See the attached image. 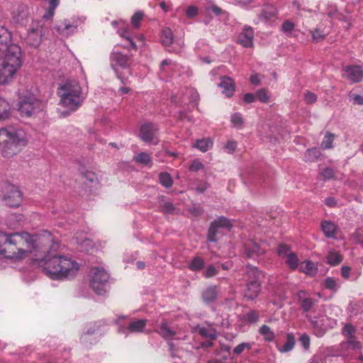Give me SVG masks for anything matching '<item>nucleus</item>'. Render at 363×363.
<instances>
[{
	"label": "nucleus",
	"instance_id": "obj_28",
	"mask_svg": "<svg viewBox=\"0 0 363 363\" xmlns=\"http://www.w3.org/2000/svg\"><path fill=\"white\" fill-rule=\"evenodd\" d=\"M162 43L164 46H169L174 40L173 32L169 28H165L162 31Z\"/></svg>",
	"mask_w": 363,
	"mask_h": 363
},
{
	"label": "nucleus",
	"instance_id": "obj_63",
	"mask_svg": "<svg viewBox=\"0 0 363 363\" xmlns=\"http://www.w3.org/2000/svg\"><path fill=\"white\" fill-rule=\"evenodd\" d=\"M328 15L331 18H337L339 20H345V17L341 14L338 13L336 9H334L333 11H330L328 13Z\"/></svg>",
	"mask_w": 363,
	"mask_h": 363
},
{
	"label": "nucleus",
	"instance_id": "obj_50",
	"mask_svg": "<svg viewBox=\"0 0 363 363\" xmlns=\"http://www.w3.org/2000/svg\"><path fill=\"white\" fill-rule=\"evenodd\" d=\"M256 96L258 99L262 103H267L269 101V96L265 89H262L256 92Z\"/></svg>",
	"mask_w": 363,
	"mask_h": 363
},
{
	"label": "nucleus",
	"instance_id": "obj_26",
	"mask_svg": "<svg viewBox=\"0 0 363 363\" xmlns=\"http://www.w3.org/2000/svg\"><path fill=\"white\" fill-rule=\"evenodd\" d=\"M77 26L76 25L71 24L67 20H65L62 22L60 26L57 27V30L62 34L69 35L71 33H74L77 30Z\"/></svg>",
	"mask_w": 363,
	"mask_h": 363
},
{
	"label": "nucleus",
	"instance_id": "obj_29",
	"mask_svg": "<svg viewBox=\"0 0 363 363\" xmlns=\"http://www.w3.org/2000/svg\"><path fill=\"white\" fill-rule=\"evenodd\" d=\"M342 347L347 350H359L361 348V345L356 337H352L346 338V340L342 343Z\"/></svg>",
	"mask_w": 363,
	"mask_h": 363
},
{
	"label": "nucleus",
	"instance_id": "obj_44",
	"mask_svg": "<svg viewBox=\"0 0 363 363\" xmlns=\"http://www.w3.org/2000/svg\"><path fill=\"white\" fill-rule=\"evenodd\" d=\"M9 104L3 99H0V120L6 118L9 116Z\"/></svg>",
	"mask_w": 363,
	"mask_h": 363
},
{
	"label": "nucleus",
	"instance_id": "obj_59",
	"mask_svg": "<svg viewBox=\"0 0 363 363\" xmlns=\"http://www.w3.org/2000/svg\"><path fill=\"white\" fill-rule=\"evenodd\" d=\"M231 122L235 125H242L243 123V118L240 113H235L231 116Z\"/></svg>",
	"mask_w": 363,
	"mask_h": 363
},
{
	"label": "nucleus",
	"instance_id": "obj_31",
	"mask_svg": "<svg viewBox=\"0 0 363 363\" xmlns=\"http://www.w3.org/2000/svg\"><path fill=\"white\" fill-rule=\"evenodd\" d=\"M342 257L336 251H330L327 256V263L332 266H335L341 263Z\"/></svg>",
	"mask_w": 363,
	"mask_h": 363
},
{
	"label": "nucleus",
	"instance_id": "obj_19",
	"mask_svg": "<svg viewBox=\"0 0 363 363\" xmlns=\"http://www.w3.org/2000/svg\"><path fill=\"white\" fill-rule=\"evenodd\" d=\"M297 298L304 313L309 311L315 303V300L308 296L305 291H299L297 293Z\"/></svg>",
	"mask_w": 363,
	"mask_h": 363
},
{
	"label": "nucleus",
	"instance_id": "obj_54",
	"mask_svg": "<svg viewBox=\"0 0 363 363\" xmlns=\"http://www.w3.org/2000/svg\"><path fill=\"white\" fill-rule=\"evenodd\" d=\"M320 176L323 180L330 179L333 177L334 171L330 168L326 167L322 170Z\"/></svg>",
	"mask_w": 363,
	"mask_h": 363
},
{
	"label": "nucleus",
	"instance_id": "obj_55",
	"mask_svg": "<svg viewBox=\"0 0 363 363\" xmlns=\"http://www.w3.org/2000/svg\"><path fill=\"white\" fill-rule=\"evenodd\" d=\"M218 274L217 269L213 265H210L206 268V270L204 274V277L206 278H210L216 276Z\"/></svg>",
	"mask_w": 363,
	"mask_h": 363
},
{
	"label": "nucleus",
	"instance_id": "obj_46",
	"mask_svg": "<svg viewBox=\"0 0 363 363\" xmlns=\"http://www.w3.org/2000/svg\"><path fill=\"white\" fill-rule=\"evenodd\" d=\"M162 211L165 214H172L174 213L176 208L172 203L164 201L161 206Z\"/></svg>",
	"mask_w": 363,
	"mask_h": 363
},
{
	"label": "nucleus",
	"instance_id": "obj_4",
	"mask_svg": "<svg viewBox=\"0 0 363 363\" xmlns=\"http://www.w3.org/2000/svg\"><path fill=\"white\" fill-rule=\"evenodd\" d=\"M27 256L33 254L35 256L50 255L55 252L60 247V243L55 240L48 231L30 234L28 233Z\"/></svg>",
	"mask_w": 363,
	"mask_h": 363
},
{
	"label": "nucleus",
	"instance_id": "obj_16",
	"mask_svg": "<svg viewBox=\"0 0 363 363\" xmlns=\"http://www.w3.org/2000/svg\"><path fill=\"white\" fill-rule=\"evenodd\" d=\"M157 130V125L154 123H145L140 128V137L144 142L150 143L155 139Z\"/></svg>",
	"mask_w": 363,
	"mask_h": 363
},
{
	"label": "nucleus",
	"instance_id": "obj_18",
	"mask_svg": "<svg viewBox=\"0 0 363 363\" xmlns=\"http://www.w3.org/2000/svg\"><path fill=\"white\" fill-rule=\"evenodd\" d=\"M254 31L250 26H245L238 36V42L245 48L253 46Z\"/></svg>",
	"mask_w": 363,
	"mask_h": 363
},
{
	"label": "nucleus",
	"instance_id": "obj_39",
	"mask_svg": "<svg viewBox=\"0 0 363 363\" xmlns=\"http://www.w3.org/2000/svg\"><path fill=\"white\" fill-rule=\"evenodd\" d=\"M133 160L139 164L147 165L151 162V156L147 152H140L135 156Z\"/></svg>",
	"mask_w": 363,
	"mask_h": 363
},
{
	"label": "nucleus",
	"instance_id": "obj_40",
	"mask_svg": "<svg viewBox=\"0 0 363 363\" xmlns=\"http://www.w3.org/2000/svg\"><path fill=\"white\" fill-rule=\"evenodd\" d=\"M160 182L166 188H169L172 186L173 182L172 177L167 172H162L159 176Z\"/></svg>",
	"mask_w": 363,
	"mask_h": 363
},
{
	"label": "nucleus",
	"instance_id": "obj_15",
	"mask_svg": "<svg viewBox=\"0 0 363 363\" xmlns=\"http://www.w3.org/2000/svg\"><path fill=\"white\" fill-rule=\"evenodd\" d=\"M18 67H13L11 65H6L3 62L0 68V84L4 85L9 83L13 78Z\"/></svg>",
	"mask_w": 363,
	"mask_h": 363
},
{
	"label": "nucleus",
	"instance_id": "obj_61",
	"mask_svg": "<svg viewBox=\"0 0 363 363\" xmlns=\"http://www.w3.org/2000/svg\"><path fill=\"white\" fill-rule=\"evenodd\" d=\"M289 251L290 249L286 245L282 244L278 247V253L279 255H286L287 257Z\"/></svg>",
	"mask_w": 363,
	"mask_h": 363
},
{
	"label": "nucleus",
	"instance_id": "obj_8",
	"mask_svg": "<svg viewBox=\"0 0 363 363\" xmlns=\"http://www.w3.org/2000/svg\"><path fill=\"white\" fill-rule=\"evenodd\" d=\"M43 105L33 94L19 95L18 110L22 115L31 116L42 111Z\"/></svg>",
	"mask_w": 363,
	"mask_h": 363
},
{
	"label": "nucleus",
	"instance_id": "obj_36",
	"mask_svg": "<svg viewBox=\"0 0 363 363\" xmlns=\"http://www.w3.org/2000/svg\"><path fill=\"white\" fill-rule=\"evenodd\" d=\"M199 334L205 338L215 340L217 337L216 331L213 328H200L198 330Z\"/></svg>",
	"mask_w": 363,
	"mask_h": 363
},
{
	"label": "nucleus",
	"instance_id": "obj_58",
	"mask_svg": "<svg viewBox=\"0 0 363 363\" xmlns=\"http://www.w3.org/2000/svg\"><path fill=\"white\" fill-rule=\"evenodd\" d=\"M189 211L191 213V215L195 217L201 215L203 212V209L202 207L196 205H194L193 206L189 208Z\"/></svg>",
	"mask_w": 363,
	"mask_h": 363
},
{
	"label": "nucleus",
	"instance_id": "obj_2",
	"mask_svg": "<svg viewBox=\"0 0 363 363\" xmlns=\"http://www.w3.org/2000/svg\"><path fill=\"white\" fill-rule=\"evenodd\" d=\"M28 233L0 231V256L20 260L27 257Z\"/></svg>",
	"mask_w": 363,
	"mask_h": 363
},
{
	"label": "nucleus",
	"instance_id": "obj_60",
	"mask_svg": "<svg viewBox=\"0 0 363 363\" xmlns=\"http://www.w3.org/2000/svg\"><path fill=\"white\" fill-rule=\"evenodd\" d=\"M282 30L283 32H291L293 30L294 28V24L289 21H285L283 24H282Z\"/></svg>",
	"mask_w": 363,
	"mask_h": 363
},
{
	"label": "nucleus",
	"instance_id": "obj_45",
	"mask_svg": "<svg viewBox=\"0 0 363 363\" xmlns=\"http://www.w3.org/2000/svg\"><path fill=\"white\" fill-rule=\"evenodd\" d=\"M355 333L356 330L354 327L350 323L346 324L342 330V334L346 338L355 337Z\"/></svg>",
	"mask_w": 363,
	"mask_h": 363
},
{
	"label": "nucleus",
	"instance_id": "obj_47",
	"mask_svg": "<svg viewBox=\"0 0 363 363\" xmlns=\"http://www.w3.org/2000/svg\"><path fill=\"white\" fill-rule=\"evenodd\" d=\"M144 16L143 13L140 11L136 12L131 18V23L135 28L140 27V23Z\"/></svg>",
	"mask_w": 363,
	"mask_h": 363
},
{
	"label": "nucleus",
	"instance_id": "obj_7",
	"mask_svg": "<svg viewBox=\"0 0 363 363\" xmlns=\"http://www.w3.org/2000/svg\"><path fill=\"white\" fill-rule=\"evenodd\" d=\"M233 227V220L223 216H219L209 225L206 235L207 241L216 242L220 237L225 235L224 231L230 232Z\"/></svg>",
	"mask_w": 363,
	"mask_h": 363
},
{
	"label": "nucleus",
	"instance_id": "obj_42",
	"mask_svg": "<svg viewBox=\"0 0 363 363\" xmlns=\"http://www.w3.org/2000/svg\"><path fill=\"white\" fill-rule=\"evenodd\" d=\"M259 318V315L258 312L255 310H252L245 314L244 320L248 323L253 324L258 321Z\"/></svg>",
	"mask_w": 363,
	"mask_h": 363
},
{
	"label": "nucleus",
	"instance_id": "obj_35",
	"mask_svg": "<svg viewBox=\"0 0 363 363\" xmlns=\"http://www.w3.org/2000/svg\"><path fill=\"white\" fill-rule=\"evenodd\" d=\"M259 332L264 337V340L268 342H272L274 339V333L272 331L271 328L266 325H262L259 328Z\"/></svg>",
	"mask_w": 363,
	"mask_h": 363
},
{
	"label": "nucleus",
	"instance_id": "obj_33",
	"mask_svg": "<svg viewBox=\"0 0 363 363\" xmlns=\"http://www.w3.org/2000/svg\"><path fill=\"white\" fill-rule=\"evenodd\" d=\"M264 250L260 249V247L257 243H253L252 246L247 247L245 250L246 256L249 258H254L260 254L264 253Z\"/></svg>",
	"mask_w": 363,
	"mask_h": 363
},
{
	"label": "nucleus",
	"instance_id": "obj_51",
	"mask_svg": "<svg viewBox=\"0 0 363 363\" xmlns=\"http://www.w3.org/2000/svg\"><path fill=\"white\" fill-rule=\"evenodd\" d=\"M325 37V33L320 29H315L312 31V38L313 41L318 42L323 40Z\"/></svg>",
	"mask_w": 363,
	"mask_h": 363
},
{
	"label": "nucleus",
	"instance_id": "obj_64",
	"mask_svg": "<svg viewBox=\"0 0 363 363\" xmlns=\"http://www.w3.org/2000/svg\"><path fill=\"white\" fill-rule=\"evenodd\" d=\"M237 143L235 141H228L225 145V149L229 153H233L236 149Z\"/></svg>",
	"mask_w": 363,
	"mask_h": 363
},
{
	"label": "nucleus",
	"instance_id": "obj_24",
	"mask_svg": "<svg viewBox=\"0 0 363 363\" xmlns=\"http://www.w3.org/2000/svg\"><path fill=\"white\" fill-rule=\"evenodd\" d=\"M277 13V9L271 4H264L261 13L258 15L260 20L267 21L274 17Z\"/></svg>",
	"mask_w": 363,
	"mask_h": 363
},
{
	"label": "nucleus",
	"instance_id": "obj_41",
	"mask_svg": "<svg viewBox=\"0 0 363 363\" xmlns=\"http://www.w3.org/2000/svg\"><path fill=\"white\" fill-rule=\"evenodd\" d=\"M11 40V33L4 26H0V45Z\"/></svg>",
	"mask_w": 363,
	"mask_h": 363
},
{
	"label": "nucleus",
	"instance_id": "obj_62",
	"mask_svg": "<svg viewBox=\"0 0 363 363\" xmlns=\"http://www.w3.org/2000/svg\"><path fill=\"white\" fill-rule=\"evenodd\" d=\"M198 13V9L195 6H189L186 9V14L189 18H194Z\"/></svg>",
	"mask_w": 363,
	"mask_h": 363
},
{
	"label": "nucleus",
	"instance_id": "obj_6",
	"mask_svg": "<svg viewBox=\"0 0 363 363\" xmlns=\"http://www.w3.org/2000/svg\"><path fill=\"white\" fill-rule=\"evenodd\" d=\"M245 274L247 279L244 296L248 300H254L259 296L261 291L262 272L257 268L247 265Z\"/></svg>",
	"mask_w": 363,
	"mask_h": 363
},
{
	"label": "nucleus",
	"instance_id": "obj_17",
	"mask_svg": "<svg viewBox=\"0 0 363 363\" xmlns=\"http://www.w3.org/2000/svg\"><path fill=\"white\" fill-rule=\"evenodd\" d=\"M12 13L15 22L21 25H24L28 22L30 16L28 7L25 4L19 5Z\"/></svg>",
	"mask_w": 363,
	"mask_h": 363
},
{
	"label": "nucleus",
	"instance_id": "obj_1",
	"mask_svg": "<svg viewBox=\"0 0 363 363\" xmlns=\"http://www.w3.org/2000/svg\"><path fill=\"white\" fill-rule=\"evenodd\" d=\"M39 265L45 273L53 279H62L74 276L79 270L78 264L65 256L51 252L39 259Z\"/></svg>",
	"mask_w": 363,
	"mask_h": 363
},
{
	"label": "nucleus",
	"instance_id": "obj_37",
	"mask_svg": "<svg viewBox=\"0 0 363 363\" xmlns=\"http://www.w3.org/2000/svg\"><path fill=\"white\" fill-rule=\"evenodd\" d=\"M77 242L80 246V249L82 251L89 252L94 249V243L89 238H84L82 241L77 240Z\"/></svg>",
	"mask_w": 363,
	"mask_h": 363
},
{
	"label": "nucleus",
	"instance_id": "obj_25",
	"mask_svg": "<svg viewBox=\"0 0 363 363\" xmlns=\"http://www.w3.org/2000/svg\"><path fill=\"white\" fill-rule=\"evenodd\" d=\"M321 228L327 238H334L337 231V225L330 221H323L321 223Z\"/></svg>",
	"mask_w": 363,
	"mask_h": 363
},
{
	"label": "nucleus",
	"instance_id": "obj_30",
	"mask_svg": "<svg viewBox=\"0 0 363 363\" xmlns=\"http://www.w3.org/2000/svg\"><path fill=\"white\" fill-rule=\"evenodd\" d=\"M320 155V151L317 148L308 149L304 155V161L306 162H315Z\"/></svg>",
	"mask_w": 363,
	"mask_h": 363
},
{
	"label": "nucleus",
	"instance_id": "obj_38",
	"mask_svg": "<svg viewBox=\"0 0 363 363\" xmlns=\"http://www.w3.org/2000/svg\"><path fill=\"white\" fill-rule=\"evenodd\" d=\"M286 263L291 269H296L298 264V259L294 252H289L287 255Z\"/></svg>",
	"mask_w": 363,
	"mask_h": 363
},
{
	"label": "nucleus",
	"instance_id": "obj_53",
	"mask_svg": "<svg viewBox=\"0 0 363 363\" xmlns=\"http://www.w3.org/2000/svg\"><path fill=\"white\" fill-rule=\"evenodd\" d=\"M325 287L330 290H337V284L336 281L332 277H328L325 280Z\"/></svg>",
	"mask_w": 363,
	"mask_h": 363
},
{
	"label": "nucleus",
	"instance_id": "obj_23",
	"mask_svg": "<svg viewBox=\"0 0 363 363\" xmlns=\"http://www.w3.org/2000/svg\"><path fill=\"white\" fill-rule=\"evenodd\" d=\"M147 322L146 319L132 320L127 327V330L131 333H142L146 327Z\"/></svg>",
	"mask_w": 363,
	"mask_h": 363
},
{
	"label": "nucleus",
	"instance_id": "obj_48",
	"mask_svg": "<svg viewBox=\"0 0 363 363\" xmlns=\"http://www.w3.org/2000/svg\"><path fill=\"white\" fill-rule=\"evenodd\" d=\"M333 141V135L331 133H328L324 140L321 143V146L323 149H329L332 147V143Z\"/></svg>",
	"mask_w": 363,
	"mask_h": 363
},
{
	"label": "nucleus",
	"instance_id": "obj_11",
	"mask_svg": "<svg viewBox=\"0 0 363 363\" xmlns=\"http://www.w3.org/2000/svg\"><path fill=\"white\" fill-rule=\"evenodd\" d=\"M43 26L41 21H33L28 31L26 42L35 48L39 46L43 37Z\"/></svg>",
	"mask_w": 363,
	"mask_h": 363
},
{
	"label": "nucleus",
	"instance_id": "obj_56",
	"mask_svg": "<svg viewBox=\"0 0 363 363\" xmlns=\"http://www.w3.org/2000/svg\"><path fill=\"white\" fill-rule=\"evenodd\" d=\"M304 99H305V101L307 104H314L316 100H317V96L315 94L311 92V91H307L306 94H305V96H304Z\"/></svg>",
	"mask_w": 363,
	"mask_h": 363
},
{
	"label": "nucleus",
	"instance_id": "obj_10",
	"mask_svg": "<svg viewBox=\"0 0 363 363\" xmlns=\"http://www.w3.org/2000/svg\"><path fill=\"white\" fill-rule=\"evenodd\" d=\"M90 286L99 295L106 292L105 285L109 279V274L101 267H94L90 271Z\"/></svg>",
	"mask_w": 363,
	"mask_h": 363
},
{
	"label": "nucleus",
	"instance_id": "obj_9",
	"mask_svg": "<svg viewBox=\"0 0 363 363\" xmlns=\"http://www.w3.org/2000/svg\"><path fill=\"white\" fill-rule=\"evenodd\" d=\"M0 59H3L6 65L20 67L21 66V50L16 44H9L5 42L0 45Z\"/></svg>",
	"mask_w": 363,
	"mask_h": 363
},
{
	"label": "nucleus",
	"instance_id": "obj_52",
	"mask_svg": "<svg viewBox=\"0 0 363 363\" xmlns=\"http://www.w3.org/2000/svg\"><path fill=\"white\" fill-rule=\"evenodd\" d=\"M84 177L90 183H98V178L94 172L86 171L83 173Z\"/></svg>",
	"mask_w": 363,
	"mask_h": 363
},
{
	"label": "nucleus",
	"instance_id": "obj_12",
	"mask_svg": "<svg viewBox=\"0 0 363 363\" xmlns=\"http://www.w3.org/2000/svg\"><path fill=\"white\" fill-rule=\"evenodd\" d=\"M111 67L116 72L118 78L117 67L123 69L128 68L131 63V58L119 51H113L110 55Z\"/></svg>",
	"mask_w": 363,
	"mask_h": 363
},
{
	"label": "nucleus",
	"instance_id": "obj_43",
	"mask_svg": "<svg viewBox=\"0 0 363 363\" xmlns=\"http://www.w3.org/2000/svg\"><path fill=\"white\" fill-rule=\"evenodd\" d=\"M295 345V340L292 335L288 334L286 337V342L284 345L282 349H280L281 352H287L294 348Z\"/></svg>",
	"mask_w": 363,
	"mask_h": 363
},
{
	"label": "nucleus",
	"instance_id": "obj_5",
	"mask_svg": "<svg viewBox=\"0 0 363 363\" xmlns=\"http://www.w3.org/2000/svg\"><path fill=\"white\" fill-rule=\"evenodd\" d=\"M58 94L60 96L62 105L70 110L77 109L84 99L79 82L74 80L67 81L61 86Z\"/></svg>",
	"mask_w": 363,
	"mask_h": 363
},
{
	"label": "nucleus",
	"instance_id": "obj_57",
	"mask_svg": "<svg viewBox=\"0 0 363 363\" xmlns=\"http://www.w3.org/2000/svg\"><path fill=\"white\" fill-rule=\"evenodd\" d=\"M203 168V164L198 160H195L192 162L189 167V170L191 172H197Z\"/></svg>",
	"mask_w": 363,
	"mask_h": 363
},
{
	"label": "nucleus",
	"instance_id": "obj_21",
	"mask_svg": "<svg viewBox=\"0 0 363 363\" xmlns=\"http://www.w3.org/2000/svg\"><path fill=\"white\" fill-rule=\"evenodd\" d=\"M218 297V290L216 286H209L202 291L201 298L206 304L215 302Z\"/></svg>",
	"mask_w": 363,
	"mask_h": 363
},
{
	"label": "nucleus",
	"instance_id": "obj_20",
	"mask_svg": "<svg viewBox=\"0 0 363 363\" xmlns=\"http://www.w3.org/2000/svg\"><path fill=\"white\" fill-rule=\"evenodd\" d=\"M219 86L223 89V93L228 97L232 96L235 91V84L234 81L232 78L226 76L220 77Z\"/></svg>",
	"mask_w": 363,
	"mask_h": 363
},
{
	"label": "nucleus",
	"instance_id": "obj_14",
	"mask_svg": "<svg viewBox=\"0 0 363 363\" xmlns=\"http://www.w3.org/2000/svg\"><path fill=\"white\" fill-rule=\"evenodd\" d=\"M343 77L352 82H359L363 78V68L358 65H349L344 67Z\"/></svg>",
	"mask_w": 363,
	"mask_h": 363
},
{
	"label": "nucleus",
	"instance_id": "obj_27",
	"mask_svg": "<svg viewBox=\"0 0 363 363\" xmlns=\"http://www.w3.org/2000/svg\"><path fill=\"white\" fill-rule=\"evenodd\" d=\"M213 145V141L211 138H203L197 140L193 145V147L197 148L203 152H206Z\"/></svg>",
	"mask_w": 363,
	"mask_h": 363
},
{
	"label": "nucleus",
	"instance_id": "obj_13",
	"mask_svg": "<svg viewBox=\"0 0 363 363\" xmlns=\"http://www.w3.org/2000/svg\"><path fill=\"white\" fill-rule=\"evenodd\" d=\"M21 200V193L18 188L9 185L8 186V192L4 196V201L6 204L9 207L16 208L19 206Z\"/></svg>",
	"mask_w": 363,
	"mask_h": 363
},
{
	"label": "nucleus",
	"instance_id": "obj_3",
	"mask_svg": "<svg viewBox=\"0 0 363 363\" xmlns=\"http://www.w3.org/2000/svg\"><path fill=\"white\" fill-rule=\"evenodd\" d=\"M26 144L23 130L11 126L0 129V153L3 157H11L16 155Z\"/></svg>",
	"mask_w": 363,
	"mask_h": 363
},
{
	"label": "nucleus",
	"instance_id": "obj_32",
	"mask_svg": "<svg viewBox=\"0 0 363 363\" xmlns=\"http://www.w3.org/2000/svg\"><path fill=\"white\" fill-rule=\"evenodd\" d=\"M301 269L302 272L311 276H313L317 273V267L315 264L309 260L303 262L301 265Z\"/></svg>",
	"mask_w": 363,
	"mask_h": 363
},
{
	"label": "nucleus",
	"instance_id": "obj_49",
	"mask_svg": "<svg viewBox=\"0 0 363 363\" xmlns=\"http://www.w3.org/2000/svg\"><path fill=\"white\" fill-rule=\"evenodd\" d=\"M252 348V345L250 343L242 342L239 344L237 347L233 350V352L235 354H240L245 349L250 350Z\"/></svg>",
	"mask_w": 363,
	"mask_h": 363
},
{
	"label": "nucleus",
	"instance_id": "obj_34",
	"mask_svg": "<svg viewBox=\"0 0 363 363\" xmlns=\"http://www.w3.org/2000/svg\"><path fill=\"white\" fill-rule=\"evenodd\" d=\"M204 267V261L200 257H194L189 264V268L191 271H199Z\"/></svg>",
	"mask_w": 363,
	"mask_h": 363
},
{
	"label": "nucleus",
	"instance_id": "obj_22",
	"mask_svg": "<svg viewBox=\"0 0 363 363\" xmlns=\"http://www.w3.org/2000/svg\"><path fill=\"white\" fill-rule=\"evenodd\" d=\"M157 333L166 340L172 339L177 334V332L170 328L168 322L166 320L160 324Z\"/></svg>",
	"mask_w": 363,
	"mask_h": 363
}]
</instances>
